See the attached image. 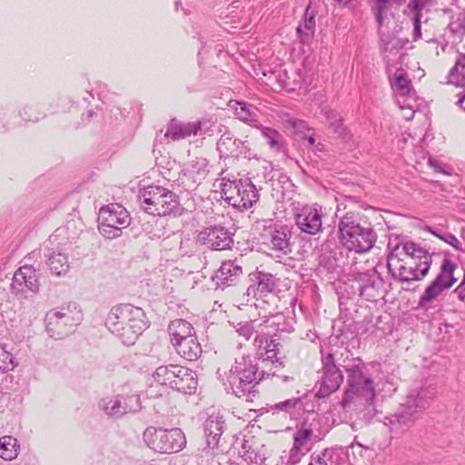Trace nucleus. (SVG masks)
<instances>
[{
    "label": "nucleus",
    "instance_id": "1",
    "mask_svg": "<svg viewBox=\"0 0 465 465\" xmlns=\"http://www.w3.org/2000/svg\"><path fill=\"white\" fill-rule=\"evenodd\" d=\"M436 389L430 385H415L408 390L404 401L394 413L386 416L384 424L395 436H400L412 428L430 407Z\"/></svg>",
    "mask_w": 465,
    "mask_h": 465
},
{
    "label": "nucleus",
    "instance_id": "2",
    "mask_svg": "<svg viewBox=\"0 0 465 465\" xmlns=\"http://www.w3.org/2000/svg\"><path fill=\"white\" fill-rule=\"evenodd\" d=\"M105 326L124 344L133 345L147 328V321L142 308L121 303L112 307L106 317Z\"/></svg>",
    "mask_w": 465,
    "mask_h": 465
},
{
    "label": "nucleus",
    "instance_id": "3",
    "mask_svg": "<svg viewBox=\"0 0 465 465\" xmlns=\"http://www.w3.org/2000/svg\"><path fill=\"white\" fill-rule=\"evenodd\" d=\"M340 242L349 251L364 253L371 251L377 242V233L371 223L363 215L346 213L338 224Z\"/></svg>",
    "mask_w": 465,
    "mask_h": 465
},
{
    "label": "nucleus",
    "instance_id": "4",
    "mask_svg": "<svg viewBox=\"0 0 465 465\" xmlns=\"http://www.w3.org/2000/svg\"><path fill=\"white\" fill-rule=\"evenodd\" d=\"M141 208L153 216L182 214L179 197L173 191L160 185H149L141 189L138 194Z\"/></svg>",
    "mask_w": 465,
    "mask_h": 465
},
{
    "label": "nucleus",
    "instance_id": "5",
    "mask_svg": "<svg viewBox=\"0 0 465 465\" xmlns=\"http://www.w3.org/2000/svg\"><path fill=\"white\" fill-rule=\"evenodd\" d=\"M349 388L345 391L341 405L343 408L349 407L351 403H358L366 407V414L373 417L376 414L374 401L379 395L376 388L382 387V390L388 386L390 394L396 391L390 380H379L374 384L373 380H349Z\"/></svg>",
    "mask_w": 465,
    "mask_h": 465
},
{
    "label": "nucleus",
    "instance_id": "6",
    "mask_svg": "<svg viewBox=\"0 0 465 465\" xmlns=\"http://www.w3.org/2000/svg\"><path fill=\"white\" fill-rule=\"evenodd\" d=\"M81 321L80 309L76 303L70 302L66 306L54 308L46 312L45 330L49 337L61 340L72 333Z\"/></svg>",
    "mask_w": 465,
    "mask_h": 465
},
{
    "label": "nucleus",
    "instance_id": "7",
    "mask_svg": "<svg viewBox=\"0 0 465 465\" xmlns=\"http://www.w3.org/2000/svg\"><path fill=\"white\" fill-rule=\"evenodd\" d=\"M143 441L153 451L162 454L177 453L186 446V438L179 428L163 429L150 426L143 434Z\"/></svg>",
    "mask_w": 465,
    "mask_h": 465
},
{
    "label": "nucleus",
    "instance_id": "8",
    "mask_svg": "<svg viewBox=\"0 0 465 465\" xmlns=\"http://www.w3.org/2000/svg\"><path fill=\"white\" fill-rule=\"evenodd\" d=\"M98 230L105 239H115L128 227L131 217L127 210L119 203L103 206L98 213Z\"/></svg>",
    "mask_w": 465,
    "mask_h": 465
},
{
    "label": "nucleus",
    "instance_id": "9",
    "mask_svg": "<svg viewBox=\"0 0 465 465\" xmlns=\"http://www.w3.org/2000/svg\"><path fill=\"white\" fill-rule=\"evenodd\" d=\"M458 269L456 262L450 258L441 262L440 272L433 281L425 288L418 301V308L427 309V306L436 301L444 292L450 290L458 281L454 276Z\"/></svg>",
    "mask_w": 465,
    "mask_h": 465
},
{
    "label": "nucleus",
    "instance_id": "10",
    "mask_svg": "<svg viewBox=\"0 0 465 465\" xmlns=\"http://www.w3.org/2000/svg\"><path fill=\"white\" fill-rule=\"evenodd\" d=\"M400 245H396L387 256V269L391 278L401 283L410 285L414 282L424 279L430 271L414 264L413 261H404L399 258L397 251Z\"/></svg>",
    "mask_w": 465,
    "mask_h": 465
},
{
    "label": "nucleus",
    "instance_id": "11",
    "mask_svg": "<svg viewBox=\"0 0 465 465\" xmlns=\"http://www.w3.org/2000/svg\"><path fill=\"white\" fill-rule=\"evenodd\" d=\"M261 239L262 244L273 252L278 258L292 252V226L281 223H272L269 226H264L263 232L261 233Z\"/></svg>",
    "mask_w": 465,
    "mask_h": 465
},
{
    "label": "nucleus",
    "instance_id": "12",
    "mask_svg": "<svg viewBox=\"0 0 465 465\" xmlns=\"http://www.w3.org/2000/svg\"><path fill=\"white\" fill-rule=\"evenodd\" d=\"M222 193L224 200L237 209L251 208L259 200L258 190L249 179L224 183Z\"/></svg>",
    "mask_w": 465,
    "mask_h": 465
},
{
    "label": "nucleus",
    "instance_id": "13",
    "mask_svg": "<svg viewBox=\"0 0 465 465\" xmlns=\"http://www.w3.org/2000/svg\"><path fill=\"white\" fill-rule=\"evenodd\" d=\"M99 407L110 417L120 418L129 412L141 410L139 395H116L102 399Z\"/></svg>",
    "mask_w": 465,
    "mask_h": 465
},
{
    "label": "nucleus",
    "instance_id": "14",
    "mask_svg": "<svg viewBox=\"0 0 465 465\" xmlns=\"http://www.w3.org/2000/svg\"><path fill=\"white\" fill-rule=\"evenodd\" d=\"M197 242L214 251L229 250L233 245V233L221 225L203 228L196 237Z\"/></svg>",
    "mask_w": 465,
    "mask_h": 465
},
{
    "label": "nucleus",
    "instance_id": "15",
    "mask_svg": "<svg viewBox=\"0 0 465 465\" xmlns=\"http://www.w3.org/2000/svg\"><path fill=\"white\" fill-rule=\"evenodd\" d=\"M351 277L359 284L358 291L361 297L367 301H376L382 295L381 288L384 281L375 268L353 273Z\"/></svg>",
    "mask_w": 465,
    "mask_h": 465
},
{
    "label": "nucleus",
    "instance_id": "16",
    "mask_svg": "<svg viewBox=\"0 0 465 465\" xmlns=\"http://www.w3.org/2000/svg\"><path fill=\"white\" fill-rule=\"evenodd\" d=\"M322 210L317 205H304L297 210L294 221L302 232L315 235L322 229Z\"/></svg>",
    "mask_w": 465,
    "mask_h": 465
},
{
    "label": "nucleus",
    "instance_id": "17",
    "mask_svg": "<svg viewBox=\"0 0 465 465\" xmlns=\"http://www.w3.org/2000/svg\"><path fill=\"white\" fill-rule=\"evenodd\" d=\"M249 279L251 284L246 290V294L255 299L262 298L267 293L275 292L279 285V279L275 275L259 270L251 272Z\"/></svg>",
    "mask_w": 465,
    "mask_h": 465
},
{
    "label": "nucleus",
    "instance_id": "18",
    "mask_svg": "<svg viewBox=\"0 0 465 465\" xmlns=\"http://www.w3.org/2000/svg\"><path fill=\"white\" fill-rule=\"evenodd\" d=\"M11 290L15 295L24 294L28 291L36 293L39 290V282L35 268L31 265L20 267L13 276Z\"/></svg>",
    "mask_w": 465,
    "mask_h": 465
},
{
    "label": "nucleus",
    "instance_id": "19",
    "mask_svg": "<svg viewBox=\"0 0 465 465\" xmlns=\"http://www.w3.org/2000/svg\"><path fill=\"white\" fill-rule=\"evenodd\" d=\"M242 275V268L235 261H225L212 276L216 289L224 290L226 287L234 285Z\"/></svg>",
    "mask_w": 465,
    "mask_h": 465
},
{
    "label": "nucleus",
    "instance_id": "20",
    "mask_svg": "<svg viewBox=\"0 0 465 465\" xmlns=\"http://www.w3.org/2000/svg\"><path fill=\"white\" fill-rule=\"evenodd\" d=\"M262 380H228L223 383L227 393L231 392L238 398H245L248 401H252L259 395L258 385Z\"/></svg>",
    "mask_w": 465,
    "mask_h": 465
},
{
    "label": "nucleus",
    "instance_id": "21",
    "mask_svg": "<svg viewBox=\"0 0 465 465\" xmlns=\"http://www.w3.org/2000/svg\"><path fill=\"white\" fill-rule=\"evenodd\" d=\"M448 84L462 88V91L457 94L456 104L465 111V106H463L465 101V53H459L454 66L449 72Z\"/></svg>",
    "mask_w": 465,
    "mask_h": 465
},
{
    "label": "nucleus",
    "instance_id": "22",
    "mask_svg": "<svg viewBox=\"0 0 465 465\" xmlns=\"http://www.w3.org/2000/svg\"><path fill=\"white\" fill-rule=\"evenodd\" d=\"M225 420L219 413L209 415L203 424L206 445L211 449L218 448L219 440L223 433Z\"/></svg>",
    "mask_w": 465,
    "mask_h": 465
},
{
    "label": "nucleus",
    "instance_id": "23",
    "mask_svg": "<svg viewBox=\"0 0 465 465\" xmlns=\"http://www.w3.org/2000/svg\"><path fill=\"white\" fill-rule=\"evenodd\" d=\"M202 122L183 123L175 118L170 120L167 124L165 137L173 141L184 139L192 134H197L201 130Z\"/></svg>",
    "mask_w": 465,
    "mask_h": 465
},
{
    "label": "nucleus",
    "instance_id": "24",
    "mask_svg": "<svg viewBox=\"0 0 465 465\" xmlns=\"http://www.w3.org/2000/svg\"><path fill=\"white\" fill-rule=\"evenodd\" d=\"M402 246V251L406 254L405 261H413L414 264L421 268L427 266L430 271L432 264V255L429 251L414 242H406L399 244Z\"/></svg>",
    "mask_w": 465,
    "mask_h": 465
},
{
    "label": "nucleus",
    "instance_id": "25",
    "mask_svg": "<svg viewBox=\"0 0 465 465\" xmlns=\"http://www.w3.org/2000/svg\"><path fill=\"white\" fill-rule=\"evenodd\" d=\"M230 106L233 109L238 120L252 127L261 128L259 111L253 104L244 101L232 100Z\"/></svg>",
    "mask_w": 465,
    "mask_h": 465
},
{
    "label": "nucleus",
    "instance_id": "26",
    "mask_svg": "<svg viewBox=\"0 0 465 465\" xmlns=\"http://www.w3.org/2000/svg\"><path fill=\"white\" fill-rule=\"evenodd\" d=\"M431 4V0H410L404 9V15H411L413 23V41L421 37L422 12Z\"/></svg>",
    "mask_w": 465,
    "mask_h": 465
},
{
    "label": "nucleus",
    "instance_id": "27",
    "mask_svg": "<svg viewBox=\"0 0 465 465\" xmlns=\"http://www.w3.org/2000/svg\"><path fill=\"white\" fill-rule=\"evenodd\" d=\"M318 11L310 2L306 6L301 22L299 23L296 33L300 41L303 44L311 40L315 31V16Z\"/></svg>",
    "mask_w": 465,
    "mask_h": 465
},
{
    "label": "nucleus",
    "instance_id": "28",
    "mask_svg": "<svg viewBox=\"0 0 465 465\" xmlns=\"http://www.w3.org/2000/svg\"><path fill=\"white\" fill-rule=\"evenodd\" d=\"M342 252L339 249H331L322 251L318 259L320 272H325L328 274H340L342 271L341 260Z\"/></svg>",
    "mask_w": 465,
    "mask_h": 465
},
{
    "label": "nucleus",
    "instance_id": "29",
    "mask_svg": "<svg viewBox=\"0 0 465 465\" xmlns=\"http://www.w3.org/2000/svg\"><path fill=\"white\" fill-rule=\"evenodd\" d=\"M321 114L324 117L329 127L339 138L344 141L351 138V134L343 124V118L337 111L331 109L329 105H322L321 107Z\"/></svg>",
    "mask_w": 465,
    "mask_h": 465
},
{
    "label": "nucleus",
    "instance_id": "30",
    "mask_svg": "<svg viewBox=\"0 0 465 465\" xmlns=\"http://www.w3.org/2000/svg\"><path fill=\"white\" fill-rule=\"evenodd\" d=\"M241 140L232 136L230 132H225L217 142V150L221 158H238L241 155Z\"/></svg>",
    "mask_w": 465,
    "mask_h": 465
},
{
    "label": "nucleus",
    "instance_id": "31",
    "mask_svg": "<svg viewBox=\"0 0 465 465\" xmlns=\"http://www.w3.org/2000/svg\"><path fill=\"white\" fill-rule=\"evenodd\" d=\"M168 332L173 346L176 345V342L183 341L195 334L192 324L183 319L172 321L168 325Z\"/></svg>",
    "mask_w": 465,
    "mask_h": 465
},
{
    "label": "nucleus",
    "instance_id": "32",
    "mask_svg": "<svg viewBox=\"0 0 465 465\" xmlns=\"http://www.w3.org/2000/svg\"><path fill=\"white\" fill-rule=\"evenodd\" d=\"M381 364L378 362L365 363L360 359L351 360L347 365L342 366L347 372L348 378H371L373 372L371 370H379Z\"/></svg>",
    "mask_w": 465,
    "mask_h": 465
},
{
    "label": "nucleus",
    "instance_id": "33",
    "mask_svg": "<svg viewBox=\"0 0 465 465\" xmlns=\"http://www.w3.org/2000/svg\"><path fill=\"white\" fill-rule=\"evenodd\" d=\"M178 354L188 361H194L202 354V347L194 335L176 342L174 346Z\"/></svg>",
    "mask_w": 465,
    "mask_h": 465
},
{
    "label": "nucleus",
    "instance_id": "34",
    "mask_svg": "<svg viewBox=\"0 0 465 465\" xmlns=\"http://www.w3.org/2000/svg\"><path fill=\"white\" fill-rule=\"evenodd\" d=\"M232 375L238 378H255V375L259 371L257 364H254L252 361L246 357H242L240 360H236L234 365L230 370Z\"/></svg>",
    "mask_w": 465,
    "mask_h": 465
},
{
    "label": "nucleus",
    "instance_id": "35",
    "mask_svg": "<svg viewBox=\"0 0 465 465\" xmlns=\"http://www.w3.org/2000/svg\"><path fill=\"white\" fill-rule=\"evenodd\" d=\"M169 372H172L173 378H197L198 374L196 371L191 370L188 367L180 366V365H170V366H160L158 367L153 374V378H161L169 376Z\"/></svg>",
    "mask_w": 465,
    "mask_h": 465
},
{
    "label": "nucleus",
    "instance_id": "36",
    "mask_svg": "<svg viewBox=\"0 0 465 465\" xmlns=\"http://www.w3.org/2000/svg\"><path fill=\"white\" fill-rule=\"evenodd\" d=\"M391 88L401 97L411 95V82L402 68H398L391 78Z\"/></svg>",
    "mask_w": 465,
    "mask_h": 465
},
{
    "label": "nucleus",
    "instance_id": "37",
    "mask_svg": "<svg viewBox=\"0 0 465 465\" xmlns=\"http://www.w3.org/2000/svg\"><path fill=\"white\" fill-rule=\"evenodd\" d=\"M242 457L244 460L257 465H262L266 460L267 448L265 445L253 448L252 446L248 445L247 441H244L242 446Z\"/></svg>",
    "mask_w": 465,
    "mask_h": 465
},
{
    "label": "nucleus",
    "instance_id": "38",
    "mask_svg": "<svg viewBox=\"0 0 465 465\" xmlns=\"http://www.w3.org/2000/svg\"><path fill=\"white\" fill-rule=\"evenodd\" d=\"M47 265L53 274L57 276L66 273L69 270L68 259L62 252L53 251L48 254Z\"/></svg>",
    "mask_w": 465,
    "mask_h": 465
},
{
    "label": "nucleus",
    "instance_id": "39",
    "mask_svg": "<svg viewBox=\"0 0 465 465\" xmlns=\"http://www.w3.org/2000/svg\"><path fill=\"white\" fill-rule=\"evenodd\" d=\"M296 393L298 396L271 405L269 407L270 411H272L273 413L282 411L288 414H292L296 408L301 407L302 399L307 395V391L302 394L300 391H297Z\"/></svg>",
    "mask_w": 465,
    "mask_h": 465
},
{
    "label": "nucleus",
    "instance_id": "40",
    "mask_svg": "<svg viewBox=\"0 0 465 465\" xmlns=\"http://www.w3.org/2000/svg\"><path fill=\"white\" fill-rule=\"evenodd\" d=\"M262 135L266 139V142L271 149L281 152L284 150L285 147V140L277 130L270 128V127H262L261 125Z\"/></svg>",
    "mask_w": 465,
    "mask_h": 465
},
{
    "label": "nucleus",
    "instance_id": "41",
    "mask_svg": "<svg viewBox=\"0 0 465 465\" xmlns=\"http://www.w3.org/2000/svg\"><path fill=\"white\" fill-rule=\"evenodd\" d=\"M322 378H343L340 365L336 364L333 353L322 355Z\"/></svg>",
    "mask_w": 465,
    "mask_h": 465
},
{
    "label": "nucleus",
    "instance_id": "42",
    "mask_svg": "<svg viewBox=\"0 0 465 465\" xmlns=\"http://www.w3.org/2000/svg\"><path fill=\"white\" fill-rule=\"evenodd\" d=\"M394 4L401 5L406 2V0H391ZM391 0H374L372 11L374 14L375 20L378 24L379 28L383 25L386 15L391 7Z\"/></svg>",
    "mask_w": 465,
    "mask_h": 465
},
{
    "label": "nucleus",
    "instance_id": "43",
    "mask_svg": "<svg viewBox=\"0 0 465 465\" xmlns=\"http://www.w3.org/2000/svg\"><path fill=\"white\" fill-rule=\"evenodd\" d=\"M313 437L312 423L304 420L293 434V445L304 450L308 441L312 440Z\"/></svg>",
    "mask_w": 465,
    "mask_h": 465
},
{
    "label": "nucleus",
    "instance_id": "44",
    "mask_svg": "<svg viewBox=\"0 0 465 465\" xmlns=\"http://www.w3.org/2000/svg\"><path fill=\"white\" fill-rule=\"evenodd\" d=\"M342 381L343 380H321L315 385V388L318 387V390L314 394L315 397L318 399L329 397L340 388Z\"/></svg>",
    "mask_w": 465,
    "mask_h": 465
},
{
    "label": "nucleus",
    "instance_id": "45",
    "mask_svg": "<svg viewBox=\"0 0 465 465\" xmlns=\"http://www.w3.org/2000/svg\"><path fill=\"white\" fill-rule=\"evenodd\" d=\"M16 440L11 436H5L0 439V457L11 460L17 455Z\"/></svg>",
    "mask_w": 465,
    "mask_h": 465
},
{
    "label": "nucleus",
    "instance_id": "46",
    "mask_svg": "<svg viewBox=\"0 0 465 465\" xmlns=\"http://www.w3.org/2000/svg\"><path fill=\"white\" fill-rule=\"evenodd\" d=\"M198 380H171L169 387L179 393L192 395L196 392Z\"/></svg>",
    "mask_w": 465,
    "mask_h": 465
},
{
    "label": "nucleus",
    "instance_id": "47",
    "mask_svg": "<svg viewBox=\"0 0 465 465\" xmlns=\"http://www.w3.org/2000/svg\"><path fill=\"white\" fill-rule=\"evenodd\" d=\"M273 337H271L268 341V345L270 347L267 348L266 351V359L262 361L263 364H268L269 360H272V365H274L276 368L283 367V362L281 361V358H279L277 355L280 352V347H282L281 343L277 341V339Z\"/></svg>",
    "mask_w": 465,
    "mask_h": 465
},
{
    "label": "nucleus",
    "instance_id": "48",
    "mask_svg": "<svg viewBox=\"0 0 465 465\" xmlns=\"http://www.w3.org/2000/svg\"><path fill=\"white\" fill-rule=\"evenodd\" d=\"M21 118L25 122L36 123L45 115L33 104L25 105L19 113Z\"/></svg>",
    "mask_w": 465,
    "mask_h": 465
},
{
    "label": "nucleus",
    "instance_id": "49",
    "mask_svg": "<svg viewBox=\"0 0 465 465\" xmlns=\"http://www.w3.org/2000/svg\"><path fill=\"white\" fill-rule=\"evenodd\" d=\"M448 28L452 35L461 37L465 35V11L460 13L457 18L451 21Z\"/></svg>",
    "mask_w": 465,
    "mask_h": 465
},
{
    "label": "nucleus",
    "instance_id": "50",
    "mask_svg": "<svg viewBox=\"0 0 465 465\" xmlns=\"http://www.w3.org/2000/svg\"><path fill=\"white\" fill-rule=\"evenodd\" d=\"M404 47V42L399 38L390 40L389 43L384 44V46H380L381 54L384 55V60L389 63V54H396Z\"/></svg>",
    "mask_w": 465,
    "mask_h": 465
},
{
    "label": "nucleus",
    "instance_id": "51",
    "mask_svg": "<svg viewBox=\"0 0 465 465\" xmlns=\"http://www.w3.org/2000/svg\"><path fill=\"white\" fill-rule=\"evenodd\" d=\"M234 328L238 335L244 338L246 341H249L257 331L254 328V321L241 322L237 323Z\"/></svg>",
    "mask_w": 465,
    "mask_h": 465
},
{
    "label": "nucleus",
    "instance_id": "52",
    "mask_svg": "<svg viewBox=\"0 0 465 465\" xmlns=\"http://www.w3.org/2000/svg\"><path fill=\"white\" fill-rule=\"evenodd\" d=\"M16 364L14 361L13 355L6 351L4 347H0V371L5 373L14 370Z\"/></svg>",
    "mask_w": 465,
    "mask_h": 465
},
{
    "label": "nucleus",
    "instance_id": "53",
    "mask_svg": "<svg viewBox=\"0 0 465 465\" xmlns=\"http://www.w3.org/2000/svg\"><path fill=\"white\" fill-rule=\"evenodd\" d=\"M368 450L369 448L363 447L355 438L353 442L347 448L346 455L348 458L351 456L353 463H357L359 462V457H363V452Z\"/></svg>",
    "mask_w": 465,
    "mask_h": 465
},
{
    "label": "nucleus",
    "instance_id": "54",
    "mask_svg": "<svg viewBox=\"0 0 465 465\" xmlns=\"http://www.w3.org/2000/svg\"><path fill=\"white\" fill-rule=\"evenodd\" d=\"M269 339V334L256 331L252 345L255 350L261 351V356L266 355L267 348L270 347V345H268Z\"/></svg>",
    "mask_w": 465,
    "mask_h": 465
},
{
    "label": "nucleus",
    "instance_id": "55",
    "mask_svg": "<svg viewBox=\"0 0 465 465\" xmlns=\"http://www.w3.org/2000/svg\"><path fill=\"white\" fill-rule=\"evenodd\" d=\"M328 457H331V450L326 448L323 450H322L319 454H312L311 461L308 465H328Z\"/></svg>",
    "mask_w": 465,
    "mask_h": 465
},
{
    "label": "nucleus",
    "instance_id": "56",
    "mask_svg": "<svg viewBox=\"0 0 465 465\" xmlns=\"http://www.w3.org/2000/svg\"><path fill=\"white\" fill-rule=\"evenodd\" d=\"M267 370L262 369L259 372V378H265V376H272L277 378H289L287 375H282L279 373V371L282 370L283 367L276 368L274 365H272V360H269L268 364H264Z\"/></svg>",
    "mask_w": 465,
    "mask_h": 465
},
{
    "label": "nucleus",
    "instance_id": "57",
    "mask_svg": "<svg viewBox=\"0 0 465 465\" xmlns=\"http://www.w3.org/2000/svg\"><path fill=\"white\" fill-rule=\"evenodd\" d=\"M441 241L450 244L457 251L462 250L461 242H460V240L454 234H452L450 232H446L444 234V237H441Z\"/></svg>",
    "mask_w": 465,
    "mask_h": 465
},
{
    "label": "nucleus",
    "instance_id": "58",
    "mask_svg": "<svg viewBox=\"0 0 465 465\" xmlns=\"http://www.w3.org/2000/svg\"><path fill=\"white\" fill-rule=\"evenodd\" d=\"M240 148L241 155H242L244 158L251 159L255 156V153L250 148L247 141H241Z\"/></svg>",
    "mask_w": 465,
    "mask_h": 465
},
{
    "label": "nucleus",
    "instance_id": "59",
    "mask_svg": "<svg viewBox=\"0 0 465 465\" xmlns=\"http://www.w3.org/2000/svg\"><path fill=\"white\" fill-rule=\"evenodd\" d=\"M97 368H99V363L96 358L85 359L82 364L83 371H92Z\"/></svg>",
    "mask_w": 465,
    "mask_h": 465
},
{
    "label": "nucleus",
    "instance_id": "60",
    "mask_svg": "<svg viewBox=\"0 0 465 465\" xmlns=\"http://www.w3.org/2000/svg\"><path fill=\"white\" fill-rule=\"evenodd\" d=\"M425 231L429 232L432 235L436 236L437 238L441 240V237H444V234L446 233L440 228L431 227V226H426Z\"/></svg>",
    "mask_w": 465,
    "mask_h": 465
},
{
    "label": "nucleus",
    "instance_id": "61",
    "mask_svg": "<svg viewBox=\"0 0 465 465\" xmlns=\"http://www.w3.org/2000/svg\"><path fill=\"white\" fill-rule=\"evenodd\" d=\"M428 163H429L430 166L433 167L436 172H438V173H445V171L441 167V163H440V161H438L436 159H433V158H430L429 161H428Z\"/></svg>",
    "mask_w": 465,
    "mask_h": 465
},
{
    "label": "nucleus",
    "instance_id": "62",
    "mask_svg": "<svg viewBox=\"0 0 465 465\" xmlns=\"http://www.w3.org/2000/svg\"><path fill=\"white\" fill-rule=\"evenodd\" d=\"M149 233L151 234L150 235L151 239H154V238L160 239V238L165 237V231H164L163 227H160V228L156 229L154 232H150Z\"/></svg>",
    "mask_w": 465,
    "mask_h": 465
},
{
    "label": "nucleus",
    "instance_id": "63",
    "mask_svg": "<svg viewBox=\"0 0 465 465\" xmlns=\"http://www.w3.org/2000/svg\"><path fill=\"white\" fill-rule=\"evenodd\" d=\"M196 163L198 164L199 167L198 173H205L208 172V170H206V167L208 165V162L206 161V159H201L197 161Z\"/></svg>",
    "mask_w": 465,
    "mask_h": 465
},
{
    "label": "nucleus",
    "instance_id": "64",
    "mask_svg": "<svg viewBox=\"0 0 465 465\" xmlns=\"http://www.w3.org/2000/svg\"><path fill=\"white\" fill-rule=\"evenodd\" d=\"M461 301L465 300V290L461 286H459L454 291Z\"/></svg>",
    "mask_w": 465,
    "mask_h": 465
}]
</instances>
